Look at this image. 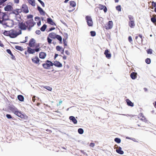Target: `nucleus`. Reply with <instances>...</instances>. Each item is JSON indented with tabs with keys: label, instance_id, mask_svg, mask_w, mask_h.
Returning a JSON list of instances; mask_svg holds the SVG:
<instances>
[{
	"label": "nucleus",
	"instance_id": "nucleus-1",
	"mask_svg": "<svg viewBox=\"0 0 156 156\" xmlns=\"http://www.w3.org/2000/svg\"><path fill=\"white\" fill-rule=\"evenodd\" d=\"M10 37L14 38L21 34V30L19 29H13L10 30Z\"/></svg>",
	"mask_w": 156,
	"mask_h": 156
},
{
	"label": "nucleus",
	"instance_id": "nucleus-2",
	"mask_svg": "<svg viewBox=\"0 0 156 156\" xmlns=\"http://www.w3.org/2000/svg\"><path fill=\"white\" fill-rule=\"evenodd\" d=\"M21 12V10H20V9H15L12 10V12L11 13L15 14L16 20L18 21H20L21 18L20 15L19 14Z\"/></svg>",
	"mask_w": 156,
	"mask_h": 156
},
{
	"label": "nucleus",
	"instance_id": "nucleus-3",
	"mask_svg": "<svg viewBox=\"0 0 156 156\" xmlns=\"http://www.w3.org/2000/svg\"><path fill=\"white\" fill-rule=\"evenodd\" d=\"M9 19L8 16L5 12H0V23H2V22L5 20Z\"/></svg>",
	"mask_w": 156,
	"mask_h": 156
},
{
	"label": "nucleus",
	"instance_id": "nucleus-4",
	"mask_svg": "<svg viewBox=\"0 0 156 156\" xmlns=\"http://www.w3.org/2000/svg\"><path fill=\"white\" fill-rule=\"evenodd\" d=\"M28 44L29 47L33 48H38L39 45L38 44H37L36 43L35 40L34 38H31Z\"/></svg>",
	"mask_w": 156,
	"mask_h": 156
},
{
	"label": "nucleus",
	"instance_id": "nucleus-5",
	"mask_svg": "<svg viewBox=\"0 0 156 156\" xmlns=\"http://www.w3.org/2000/svg\"><path fill=\"white\" fill-rule=\"evenodd\" d=\"M27 23L26 22L19 23L18 24L19 27L20 29V30H26L28 28V25H27Z\"/></svg>",
	"mask_w": 156,
	"mask_h": 156
},
{
	"label": "nucleus",
	"instance_id": "nucleus-6",
	"mask_svg": "<svg viewBox=\"0 0 156 156\" xmlns=\"http://www.w3.org/2000/svg\"><path fill=\"white\" fill-rule=\"evenodd\" d=\"M20 9L21 10V12H23L25 13H27L29 12V11L28 7L25 4L22 5L21 6V8Z\"/></svg>",
	"mask_w": 156,
	"mask_h": 156
},
{
	"label": "nucleus",
	"instance_id": "nucleus-7",
	"mask_svg": "<svg viewBox=\"0 0 156 156\" xmlns=\"http://www.w3.org/2000/svg\"><path fill=\"white\" fill-rule=\"evenodd\" d=\"M43 67L46 69H48L50 67L53 66V63L49 60H47L46 63L43 64Z\"/></svg>",
	"mask_w": 156,
	"mask_h": 156
},
{
	"label": "nucleus",
	"instance_id": "nucleus-8",
	"mask_svg": "<svg viewBox=\"0 0 156 156\" xmlns=\"http://www.w3.org/2000/svg\"><path fill=\"white\" fill-rule=\"evenodd\" d=\"M26 22V23H27V25H28V29L33 27L36 24L35 22H33V20L32 19L28 20Z\"/></svg>",
	"mask_w": 156,
	"mask_h": 156
},
{
	"label": "nucleus",
	"instance_id": "nucleus-9",
	"mask_svg": "<svg viewBox=\"0 0 156 156\" xmlns=\"http://www.w3.org/2000/svg\"><path fill=\"white\" fill-rule=\"evenodd\" d=\"M87 24L89 26H93V22L91 17L89 16H87L86 17Z\"/></svg>",
	"mask_w": 156,
	"mask_h": 156
},
{
	"label": "nucleus",
	"instance_id": "nucleus-10",
	"mask_svg": "<svg viewBox=\"0 0 156 156\" xmlns=\"http://www.w3.org/2000/svg\"><path fill=\"white\" fill-rule=\"evenodd\" d=\"M34 49H32L30 47H28L27 48V52L30 54H33L35 51L37 52L39 51V48H34Z\"/></svg>",
	"mask_w": 156,
	"mask_h": 156
},
{
	"label": "nucleus",
	"instance_id": "nucleus-11",
	"mask_svg": "<svg viewBox=\"0 0 156 156\" xmlns=\"http://www.w3.org/2000/svg\"><path fill=\"white\" fill-rule=\"evenodd\" d=\"M113 23L112 21H109L105 26V27L107 30L111 29L112 28Z\"/></svg>",
	"mask_w": 156,
	"mask_h": 156
},
{
	"label": "nucleus",
	"instance_id": "nucleus-12",
	"mask_svg": "<svg viewBox=\"0 0 156 156\" xmlns=\"http://www.w3.org/2000/svg\"><path fill=\"white\" fill-rule=\"evenodd\" d=\"M5 23L6 25L9 27H11L13 26L14 23L12 20H8Z\"/></svg>",
	"mask_w": 156,
	"mask_h": 156
},
{
	"label": "nucleus",
	"instance_id": "nucleus-13",
	"mask_svg": "<svg viewBox=\"0 0 156 156\" xmlns=\"http://www.w3.org/2000/svg\"><path fill=\"white\" fill-rule=\"evenodd\" d=\"M33 62L35 64H38L39 63V58L37 56H35L32 58Z\"/></svg>",
	"mask_w": 156,
	"mask_h": 156
},
{
	"label": "nucleus",
	"instance_id": "nucleus-14",
	"mask_svg": "<svg viewBox=\"0 0 156 156\" xmlns=\"http://www.w3.org/2000/svg\"><path fill=\"white\" fill-rule=\"evenodd\" d=\"M13 9L11 5H7L4 7V10L6 11H12Z\"/></svg>",
	"mask_w": 156,
	"mask_h": 156
},
{
	"label": "nucleus",
	"instance_id": "nucleus-15",
	"mask_svg": "<svg viewBox=\"0 0 156 156\" xmlns=\"http://www.w3.org/2000/svg\"><path fill=\"white\" fill-rule=\"evenodd\" d=\"M104 54L105 55L106 57L108 58L109 59L111 57V54L108 49L105 50Z\"/></svg>",
	"mask_w": 156,
	"mask_h": 156
},
{
	"label": "nucleus",
	"instance_id": "nucleus-16",
	"mask_svg": "<svg viewBox=\"0 0 156 156\" xmlns=\"http://www.w3.org/2000/svg\"><path fill=\"white\" fill-rule=\"evenodd\" d=\"M53 65L58 67H61L62 66V64L57 61H55L54 63H53Z\"/></svg>",
	"mask_w": 156,
	"mask_h": 156
},
{
	"label": "nucleus",
	"instance_id": "nucleus-17",
	"mask_svg": "<svg viewBox=\"0 0 156 156\" xmlns=\"http://www.w3.org/2000/svg\"><path fill=\"white\" fill-rule=\"evenodd\" d=\"M126 103L127 105L131 107H133L134 106V104L133 102H132L129 99H127L126 100Z\"/></svg>",
	"mask_w": 156,
	"mask_h": 156
},
{
	"label": "nucleus",
	"instance_id": "nucleus-18",
	"mask_svg": "<svg viewBox=\"0 0 156 156\" xmlns=\"http://www.w3.org/2000/svg\"><path fill=\"white\" fill-rule=\"evenodd\" d=\"M7 52L9 54H10L11 56V58L12 59L15 60L16 58L13 55L12 53L11 50L9 49H7L6 50Z\"/></svg>",
	"mask_w": 156,
	"mask_h": 156
},
{
	"label": "nucleus",
	"instance_id": "nucleus-19",
	"mask_svg": "<svg viewBox=\"0 0 156 156\" xmlns=\"http://www.w3.org/2000/svg\"><path fill=\"white\" fill-rule=\"evenodd\" d=\"M47 22L49 24L52 25H56L55 23L53 21V20L51 18L47 19Z\"/></svg>",
	"mask_w": 156,
	"mask_h": 156
},
{
	"label": "nucleus",
	"instance_id": "nucleus-20",
	"mask_svg": "<svg viewBox=\"0 0 156 156\" xmlns=\"http://www.w3.org/2000/svg\"><path fill=\"white\" fill-rule=\"evenodd\" d=\"M116 151L117 153L120 154H124V152L122 150V148L120 147H118V149H117Z\"/></svg>",
	"mask_w": 156,
	"mask_h": 156
},
{
	"label": "nucleus",
	"instance_id": "nucleus-21",
	"mask_svg": "<svg viewBox=\"0 0 156 156\" xmlns=\"http://www.w3.org/2000/svg\"><path fill=\"white\" fill-rule=\"evenodd\" d=\"M69 119L72 120V122L74 124H76L77 123V120L73 116H70L69 117Z\"/></svg>",
	"mask_w": 156,
	"mask_h": 156
},
{
	"label": "nucleus",
	"instance_id": "nucleus-22",
	"mask_svg": "<svg viewBox=\"0 0 156 156\" xmlns=\"http://www.w3.org/2000/svg\"><path fill=\"white\" fill-rule=\"evenodd\" d=\"M56 35L57 34H56L55 33L52 32L50 33L49 34L48 36L51 38L55 39V38Z\"/></svg>",
	"mask_w": 156,
	"mask_h": 156
},
{
	"label": "nucleus",
	"instance_id": "nucleus-23",
	"mask_svg": "<svg viewBox=\"0 0 156 156\" xmlns=\"http://www.w3.org/2000/svg\"><path fill=\"white\" fill-rule=\"evenodd\" d=\"M29 3L32 6H34L36 5V3L34 0H27Z\"/></svg>",
	"mask_w": 156,
	"mask_h": 156
},
{
	"label": "nucleus",
	"instance_id": "nucleus-24",
	"mask_svg": "<svg viewBox=\"0 0 156 156\" xmlns=\"http://www.w3.org/2000/svg\"><path fill=\"white\" fill-rule=\"evenodd\" d=\"M46 56V54L44 52H41L40 53V58H44Z\"/></svg>",
	"mask_w": 156,
	"mask_h": 156
},
{
	"label": "nucleus",
	"instance_id": "nucleus-25",
	"mask_svg": "<svg viewBox=\"0 0 156 156\" xmlns=\"http://www.w3.org/2000/svg\"><path fill=\"white\" fill-rule=\"evenodd\" d=\"M129 27L132 28H133L135 25L134 21H129Z\"/></svg>",
	"mask_w": 156,
	"mask_h": 156
},
{
	"label": "nucleus",
	"instance_id": "nucleus-26",
	"mask_svg": "<svg viewBox=\"0 0 156 156\" xmlns=\"http://www.w3.org/2000/svg\"><path fill=\"white\" fill-rule=\"evenodd\" d=\"M136 73H133L130 74V76L132 79H135L136 77Z\"/></svg>",
	"mask_w": 156,
	"mask_h": 156
},
{
	"label": "nucleus",
	"instance_id": "nucleus-27",
	"mask_svg": "<svg viewBox=\"0 0 156 156\" xmlns=\"http://www.w3.org/2000/svg\"><path fill=\"white\" fill-rule=\"evenodd\" d=\"M40 13L41 15L44 16L46 14L45 12L43 10V9L40 7Z\"/></svg>",
	"mask_w": 156,
	"mask_h": 156
},
{
	"label": "nucleus",
	"instance_id": "nucleus-28",
	"mask_svg": "<svg viewBox=\"0 0 156 156\" xmlns=\"http://www.w3.org/2000/svg\"><path fill=\"white\" fill-rule=\"evenodd\" d=\"M3 34L5 36H9L10 37V30L9 31H5L3 33Z\"/></svg>",
	"mask_w": 156,
	"mask_h": 156
},
{
	"label": "nucleus",
	"instance_id": "nucleus-29",
	"mask_svg": "<svg viewBox=\"0 0 156 156\" xmlns=\"http://www.w3.org/2000/svg\"><path fill=\"white\" fill-rule=\"evenodd\" d=\"M15 48L16 49L19 50L20 51H22L23 50V49L22 47L19 46H16L15 47Z\"/></svg>",
	"mask_w": 156,
	"mask_h": 156
},
{
	"label": "nucleus",
	"instance_id": "nucleus-30",
	"mask_svg": "<svg viewBox=\"0 0 156 156\" xmlns=\"http://www.w3.org/2000/svg\"><path fill=\"white\" fill-rule=\"evenodd\" d=\"M55 38H57L58 40L60 41V43H62V37L58 35H57Z\"/></svg>",
	"mask_w": 156,
	"mask_h": 156
},
{
	"label": "nucleus",
	"instance_id": "nucleus-31",
	"mask_svg": "<svg viewBox=\"0 0 156 156\" xmlns=\"http://www.w3.org/2000/svg\"><path fill=\"white\" fill-rule=\"evenodd\" d=\"M70 5L73 7H74L76 5V3L74 1H70Z\"/></svg>",
	"mask_w": 156,
	"mask_h": 156
},
{
	"label": "nucleus",
	"instance_id": "nucleus-32",
	"mask_svg": "<svg viewBox=\"0 0 156 156\" xmlns=\"http://www.w3.org/2000/svg\"><path fill=\"white\" fill-rule=\"evenodd\" d=\"M47 27V25L45 24H44L43 26L41 28V31H44L45 30Z\"/></svg>",
	"mask_w": 156,
	"mask_h": 156
},
{
	"label": "nucleus",
	"instance_id": "nucleus-33",
	"mask_svg": "<svg viewBox=\"0 0 156 156\" xmlns=\"http://www.w3.org/2000/svg\"><path fill=\"white\" fill-rule=\"evenodd\" d=\"M142 115H143L141 113V116H142V117L141 118H140V119L143 121L145 122H147V120H146V118L143 116H142Z\"/></svg>",
	"mask_w": 156,
	"mask_h": 156
},
{
	"label": "nucleus",
	"instance_id": "nucleus-34",
	"mask_svg": "<svg viewBox=\"0 0 156 156\" xmlns=\"http://www.w3.org/2000/svg\"><path fill=\"white\" fill-rule=\"evenodd\" d=\"M56 48L57 51H61L63 48L59 46H56Z\"/></svg>",
	"mask_w": 156,
	"mask_h": 156
},
{
	"label": "nucleus",
	"instance_id": "nucleus-35",
	"mask_svg": "<svg viewBox=\"0 0 156 156\" xmlns=\"http://www.w3.org/2000/svg\"><path fill=\"white\" fill-rule=\"evenodd\" d=\"M78 132L80 134H82L83 133V130L82 128H80L78 130Z\"/></svg>",
	"mask_w": 156,
	"mask_h": 156
},
{
	"label": "nucleus",
	"instance_id": "nucleus-36",
	"mask_svg": "<svg viewBox=\"0 0 156 156\" xmlns=\"http://www.w3.org/2000/svg\"><path fill=\"white\" fill-rule=\"evenodd\" d=\"M115 141L117 143H119L121 142V140L120 139L118 138H116L115 139Z\"/></svg>",
	"mask_w": 156,
	"mask_h": 156
},
{
	"label": "nucleus",
	"instance_id": "nucleus-37",
	"mask_svg": "<svg viewBox=\"0 0 156 156\" xmlns=\"http://www.w3.org/2000/svg\"><path fill=\"white\" fill-rule=\"evenodd\" d=\"M151 20L152 22L155 23V24H156L155 23V22H156V19L155 17H152L151 19Z\"/></svg>",
	"mask_w": 156,
	"mask_h": 156
},
{
	"label": "nucleus",
	"instance_id": "nucleus-38",
	"mask_svg": "<svg viewBox=\"0 0 156 156\" xmlns=\"http://www.w3.org/2000/svg\"><path fill=\"white\" fill-rule=\"evenodd\" d=\"M104 6L102 5L99 4L97 8H99L100 9L102 10L104 9Z\"/></svg>",
	"mask_w": 156,
	"mask_h": 156
},
{
	"label": "nucleus",
	"instance_id": "nucleus-39",
	"mask_svg": "<svg viewBox=\"0 0 156 156\" xmlns=\"http://www.w3.org/2000/svg\"><path fill=\"white\" fill-rule=\"evenodd\" d=\"M116 9L117 10H118L119 11H121V6L120 5L117 6L116 7Z\"/></svg>",
	"mask_w": 156,
	"mask_h": 156
},
{
	"label": "nucleus",
	"instance_id": "nucleus-40",
	"mask_svg": "<svg viewBox=\"0 0 156 156\" xmlns=\"http://www.w3.org/2000/svg\"><path fill=\"white\" fill-rule=\"evenodd\" d=\"M44 88L46 89L47 90H49V91H51L52 90V88L51 87H50L48 86H46L44 87Z\"/></svg>",
	"mask_w": 156,
	"mask_h": 156
},
{
	"label": "nucleus",
	"instance_id": "nucleus-41",
	"mask_svg": "<svg viewBox=\"0 0 156 156\" xmlns=\"http://www.w3.org/2000/svg\"><path fill=\"white\" fill-rule=\"evenodd\" d=\"M90 33L91 36L94 37L95 36L96 33L94 31H91Z\"/></svg>",
	"mask_w": 156,
	"mask_h": 156
},
{
	"label": "nucleus",
	"instance_id": "nucleus-42",
	"mask_svg": "<svg viewBox=\"0 0 156 156\" xmlns=\"http://www.w3.org/2000/svg\"><path fill=\"white\" fill-rule=\"evenodd\" d=\"M145 62L147 64H150L151 62V60L149 58H147L145 60Z\"/></svg>",
	"mask_w": 156,
	"mask_h": 156
},
{
	"label": "nucleus",
	"instance_id": "nucleus-43",
	"mask_svg": "<svg viewBox=\"0 0 156 156\" xmlns=\"http://www.w3.org/2000/svg\"><path fill=\"white\" fill-rule=\"evenodd\" d=\"M128 17H129V21H134L133 20V18L132 16L129 15V16Z\"/></svg>",
	"mask_w": 156,
	"mask_h": 156
},
{
	"label": "nucleus",
	"instance_id": "nucleus-44",
	"mask_svg": "<svg viewBox=\"0 0 156 156\" xmlns=\"http://www.w3.org/2000/svg\"><path fill=\"white\" fill-rule=\"evenodd\" d=\"M152 50L151 49H149L147 50V52L148 54H151L152 53Z\"/></svg>",
	"mask_w": 156,
	"mask_h": 156
},
{
	"label": "nucleus",
	"instance_id": "nucleus-45",
	"mask_svg": "<svg viewBox=\"0 0 156 156\" xmlns=\"http://www.w3.org/2000/svg\"><path fill=\"white\" fill-rule=\"evenodd\" d=\"M28 39V37L27 36L26 37H25V40H24L23 41L21 42V43H24L26 42L27 41Z\"/></svg>",
	"mask_w": 156,
	"mask_h": 156
},
{
	"label": "nucleus",
	"instance_id": "nucleus-46",
	"mask_svg": "<svg viewBox=\"0 0 156 156\" xmlns=\"http://www.w3.org/2000/svg\"><path fill=\"white\" fill-rule=\"evenodd\" d=\"M33 17V16L31 15H29L27 16V18L28 19H32Z\"/></svg>",
	"mask_w": 156,
	"mask_h": 156
},
{
	"label": "nucleus",
	"instance_id": "nucleus-47",
	"mask_svg": "<svg viewBox=\"0 0 156 156\" xmlns=\"http://www.w3.org/2000/svg\"><path fill=\"white\" fill-rule=\"evenodd\" d=\"M65 38V40H66L68 38V34L66 33H64L63 34Z\"/></svg>",
	"mask_w": 156,
	"mask_h": 156
},
{
	"label": "nucleus",
	"instance_id": "nucleus-48",
	"mask_svg": "<svg viewBox=\"0 0 156 156\" xmlns=\"http://www.w3.org/2000/svg\"><path fill=\"white\" fill-rule=\"evenodd\" d=\"M6 0H0V5H2Z\"/></svg>",
	"mask_w": 156,
	"mask_h": 156
},
{
	"label": "nucleus",
	"instance_id": "nucleus-49",
	"mask_svg": "<svg viewBox=\"0 0 156 156\" xmlns=\"http://www.w3.org/2000/svg\"><path fill=\"white\" fill-rule=\"evenodd\" d=\"M40 3H41V5H42V6L43 7H44V6H45L44 4L42 1H41V0H40Z\"/></svg>",
	"mask_w": 156,
	"mask_h": 156
},
{
	"label": "nucleus",
	"instance_id": "nucleus-50",
	"mask_svg": "<svg viewBox=\"0 0 156 156\" xmlns=\"http://www.w3.org/2000/svg\"><path fill=\"white\" fill-rule=\"evenodd\" d=\"M47 40L49 44L51 43V41H52V40L49 37H48Z\"/></svg>",
	"mask_w": 156,
	"mask_h": 156
},
{
	"label": "nucleus",
	"instance_id": "nucleus-51",
	"mask_svg": "<svg viewBox=\"0 0 156 156\" xmlns=\"http://www.w3.org/2000/svg\"><path fill=\"white\" fill-rule=\"evenodd\" d=\"M95 146V144L94 143H91L90 144V146L92 147H94Z\"/></svg>",
	"mask_w": 156,
	"mask_h": 156
},
{
	"label": "nucleus",
	"instance_id": "nucleus-52",
	"mask_svg": "<svg viewBox=\"0 0 156 156\" xmlns=\"http://www.w3.org/2000/svg\"><path fill=\"white\" fill-rule=\"evenodd\" d=\"M63 42H64V45L66 46L67 45V42L66 41V40H65L64 39H63Z\"/></svg>",
	"mask_w": 156,
	"mask_h": 156
},
{
	"label": "nucleus",
	"instance_id": "nucleus-53",
	"mask_svg": "<svg viewBox=\"0 0 156 156\" xmlns=\"http://www.w3.org/2000/svg\"><path fill=\"white\" fill-rule=\"evenodd\" d=\"M128 40L130 42H132V37L131 36H129V37Z\"/></svg>",
	"mask_w": 156,
	"mask_h": 156
},
{
	"label": "nucleus",
	"instance_id": "nucleus-54",
	"mask_svg": "<svg viewBox=\"0 0 156 156\" xmlns=\"http://www.w3.org/2000/svg\"><path fill=\"white\" fill-rule=\"evenodd\" d=\"M152 5L154 7H155L156 6V3L153 2L152 3Z\"/></svg>",
	"mask_w": 156,
	"mask_h": 156
},
{
	"label": "nucleus",
	"instance_id": "nucleus-55",
	"mask_svg": "<svg viewBox=\"0 0 156 156\" xmlns=\"http://www.w3.org/2000/svg\"><path fill=\"white\" fill-rule=\"evenodd\" d=\"M65 53L66 55H69L70 54V53L68 50H66L65 51Z\"/></svg>",
	"mask_w": 156,
	"mask_h": 156
},
{
	"label": "nucleus",
	"instance_id": "nucleus-56",
	"mask_svg": "<svg viewBox=\"0 0 156 156\" xmlns=\"http://www.w3.org/2000/svg\"><path fill=\"white\" fill-rule=\"evenodd\" d=\"M105 8H104V11L105 12H106L107 11V8L105 6H104Z\"/></svg>",
	"mask_w": 156,
	"mask_h": 156
},
{
	"label": "nucleus",
	"instance_id": "nucleus-57",
	"mask_svg": "<svg viewBox=\"0 0 156 156\" xmlns=\"http://www.w3.org/2000/svg\"><path fill=\"white\" fill-rule=\"evenodd\" d=\"M19 0H14V2L16 3H19Z\"/></svg>",
	"mask_w": 156,
	"mask_h": 156
},
{
	"label": "nucleus",
	"instance_id": "nucleus-58",
	"mask_svg": "<svg viewBox=\"0 0 156 156\" xmlns=\"http://www.w3.org/2000/svg\"><path fill=\"white\" fill-rule=\"evenodd\" d=\"M37 20H39V17L37 16L35 17V21H37Z\"/></svg>",
	"mask_w": 156,
	"mask_h": 156
},
{
	"label": "nucleus",
	"instance_id": "nucleus-59",
	"mask_svg": "<svg viewBox=\"0 0 156 156\" xmlns=\"http://www.w3.org/2000/svg\"><path fill=\"white\" fill-rule=\"evenodd\" d=\"M17 98H23V97L22 95H18L17 96Z\"/></svg>",
	"mask_w": 156,
	"mask_h": 156
},
{
	"label": "nucleus",
	"instance_id": "nucleus-60",
	"mask_svg": "<svg viewBox=\"0 0 156 156\" xmlns=\"http://www.w3.org/2000/svg\"><path fill=\"white\" fill-rule=\"evenodd\" d=\"M55 29V27H52L50 29L49 31H52V30H54Z\"/></svg>",
	"mask_w": 156,
	"mask_h": 156
},
{
	"label": "nucleus",
	"instance_id": "nucleus-61",
	"mask_svg": "<svg viewBox=\"0 0 156 156\" xmlns=\"http://www.w3.org/2000/svg\"><path fill=\"white\" fill-rule=\"evenodd\" d=\"M60 51L62 53V54H63V52H64V49L62 48V49L61 50V51Z\"/></svg>",
	"mask_w": 156,
	"mask_h": 156
},
{
	"label": "nucleus",
	"instance_id": "nucleus-62",
	"mask_svg": "<svg viewBox=\"0 0 156 156\" xmlns=\"http://www.w3.org/2000/svg\"><path fill=\"white\" fill-rule=\"evenodd\" d=\"M63 59L66 60V56L65 55H64L63 57Z\"/></svg>",
	"mask_w": 156,
	"mask_h": 156
},
{
	"label": "nucleus",
	"instance_id": "nucleus-63",
	"mask_svg": "<svg viewBox=\"0 0 156 156\" xmlns=\"http://www.w3.org/2000/svg\"><path fill=\"white\" fill-rule=\"evenodd\" d=\"M58 55V54H55V59Z\"/></svg>",
	"mask_w": 156,
	"mask_h": 156
},
{
	"label": "nucleus",
	"instance_id": "nucleus-64",
	"mask_svg": "<svg viewBox=\"0 0 156 156\" xmlns=\"http://www.w3.org/2000/svg\"><path fill=\"white\" fill-rule=\"evenodd\" d=\"M36 33L37 34H39V30H37L36 31Z\"/></svg>",
	"mask_w": 156,
	"mask_h": 156
}]
</instances>
